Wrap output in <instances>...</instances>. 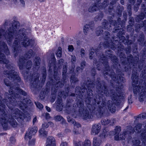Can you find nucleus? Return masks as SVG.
I'll use <instances>...</instances> for the list:
<instances>
[{
	"mask_svg": "<svg viewBox=\"0 0 146 146\" xmlns=\"http://www.w3.org/2000/svg\"><path fill=\"white\" fill-rule=\"evenodd\" d=\"M20 25L19 22H13L11 25L12 26L8 29V33L5 35L6 38L9 39L8 44L10 45L11 44L14 35L15 36L12 48V51L15 58L21 53L20 44L27 47L29 45L33 46L35 44L34 40L29 39L27 36L25 29L23 28L17 31L19 28Z\"/></svg>",
	"mask_w": 146,
	"mask_h": 146,
	"instance_id": "1",
	"label": "nucleus"
},
{
	"mask_svg": "<svg viewBox=\"0 0 146 146\" xmlns=\"http://www.w3.org/2000/svg\"><path fill=\"white\" fill-rule=\"evenodd\" d=\"M100 78H98L96 81V91L97 93L95 98L94 99V103L99 104L101 102V97L104 95L107 97L110 96L112 100L115 101L117 105L121 102V96L118 91L119 88H116L115 90H109L108 87L105 82L104 81H100Z\"/></svg>",
	"mask_w": 146,
	"mask_h": 146,
	"instance_id": "2",
	"label": "nucleus"
},
{
	"mask_svg": "<svg viewBox=\"0 0 146 146\" xmlns=\"http://www.w3.org/2000/svg\"><path fill=\"white\" fill-rule=\"evenodd\" d=\"M98 51L97 50L96 51V55L98 56L99 61L101 62L105 66V67L103 71V76L104 78L107 80L108 79L106 76H108L111 77L112 80H113L116 83L119 84V82L124 80V78L121 74L120 70L117 69L116 73H118L116 75L115 74L114 71L110 69V66L108 65V62L106 60V57L104 54L102 53L99 55V53H98Z\"/></svg>",
	"mask_w": 146,
	"mask_h": 146,
	"instance_id": "3",
	"label": "nucleus"
},
{
	"mask_svg": "<svg viewBox=\"0 0 146 146\" xmlns=\"http://www.w3.org/2000/svg\"><path fill=\"white\" fill-rule=\"evenodd\" d=\"M9 61L5 58V56L3 53L0 52V63L5 64V67L10 71L5 70L3 73L10 80H13L15 82L16 80L17 82L21 81V78L19 75V72L15 71V68L10 64Z\"/></svg>",
	"mask_w": 146,
	"mask_h": 146,
	"instance_id": "4",
	"label": "nucleus"
},
{
	"mask_svg": "<svg viewBox=\"0 0 146 146\" xmlns=\"http://www.w3.org/2000/svg\"><path fill=\"white\" fill-rule=\"evenodd\" d=\"M8 93H6L5 94V99L4 100H7V101H5V103L8 107L11 110V116L14 117L16 119L18 120H23L25 118V114L18 108H13V106H15L17 104L16 100L15 99V98L13 97L12 98L9 96Z\"/></svg>",
	"mask_w": 146,
	"mask_h": 146,
	"instance_id": "5",
	"label": "nucleus"
},
{
	"mask_svg": "<svg viewBox=\"0 0 146 146\" xmlns=\"http://www.w3.org/2000/svg\"><path fill=\"white\" fill-rule=\"evenodd\" d=\"M6 111V109L4 108L1 111V113H0V122L3 129L5 130L7 129L8 122L13 127H17L18 124L16 121L11 115L7 114Z\"/></svg>",
	"mask_w": 146,
	"mask_h": 146,
	"instance_id": "6",
	"label": "nucleus"
},
{
	"mask_svg": "<svg viewBox=\"0 0 146 146\" xmlns=\"http://www.w3.org/2000/svg\"><path fill=\"white\" fill-rule=\"evenodd\" d=\"M4 84L7 86H10L11 87L9 90V92L10 94L9 96L15 98L19 97V94H21L24 96H26L27 93L24 91L23 90L19 87V85L15 83L13 86H11V83L7 78L4 79Z\"/></svg>",
	"mask_w": 146,
	"mask_h": 146,
	"instance_id": "7",
	"label": "nucleus"
},
{
	"mask_svg": "<svg viewBox=\"0 0 146 146\" xmlns=\"http://www.w3.org/2000/svg\"><path fill=\"white\" fill-rule=\"evenodd\" d=\"M84 84H86L88 89L87 94H85L84 95V101L86 104L90 105L91 100L93 95L92 89L95 87V82L94 80L89 79L87 81L85 82Z\"/></svg>",
	"mask_w": 146,
	"mask_h": 146,
	"instance_id": "8",
	"label": "nucleus"
},
{
	"mask_svg": "<svg viewBox=\"0 0 146 146\" xmlns=\"http://www.w3.org/2000/svg\"><path fill=\"white\" fill-rule=\"evenodd\" d=\"M39 76L40 74L38 73H34L32 74H30L29 79L30 81L31 89L37 87Z\"/></svg>",
	"mask_w": 146,
	"mask_h": 146,
	"instance_id": "9",
	"label": "nucleus"
},
{
	"mask_svg": "<svg viewBox=\"0 0 146 146\" xmlns=\"http://www.w3.org/2000/svg\"><path fill=\"white\" fill-rule=\"evenodd\" d=\"M106 103L102 101L101 105L98 108H95L94 113L98 118L101 117L105 113L106 110Z\"/></svg>",
	"mask_w": 146,
	"mask_h": 146,
	"instance_id": "10",
	"label": "nucleus"
},
{
	"mask_svg": "<svg viewBox=\"0 0 146 146\" xmlns=\"http://www.w3.org/2000/svg\"><path fill=\"white\" fill-rule=\"evenodd\" d=\"M133 133V131L132 127L131 126H129L127 127V130L122 134H121L119 135H116V136H115V139L117 141L124 140L127 137V135H129V134Z\"/></svg>",
	"mask_w": 146,
	"mask_h": 146,
	"instance_id": "11",
	"label": "nucleus"
},
{
	"mask_svg": "<svg viewBox=\"0 0 146 146\" xmlns=\"http://www.w3.org/2000/svg\"><path fill=\"white\" fill-rule=\"evenodd\" d=\"M79 115L84 120L92 119L93 117L92 115L90 114L86 108L79 109Z\"/></svg>",
	"mask_w": 146,
	"mask_h": 146,
	"instance_id": "12",
	"label": "nucleus"
},
{
	"mask_svg": "<svg viewBox=\"0 0 146 146\" xmlns=\"http://www.w3.org/2000/svg\"><path fill=\"white\" fill-rule=\"evenodd\" d=\"M3 50L7 55L10 54V52L6 44L2 40L0 41V52L3 53Z\"/></svg>",
	"mask_w": 146,
	"mask_h": 146,
	"instance_id": "13",
	"label": "nucleus"
},
{
	"mask_svg": "<svg viewBox=\"0 0 146 146\" xmlns=\"http://www.w3.org/2000/svg\"><path fill=\"white\" fill-rule=\"evenodd\" d=\"M100 1L95 3L94 4L92 5L89 7L88 8V11L90 12L93 13L95 12L98 9L101 8V4Z\"/></svg>",
	"mask_w": 146,
	"mask_h": 146,
	"instance_id": "14",
	"label": "nucleus"
},
{
	"mask_svg": "<svg viewBox=\"0 0 146 146\" xmlns=\"http://www.w3.org/2000/svg\"><path fill=\"white\" fill-rule=\"evenodd\" d=\"M119 28V26L118 27H114L112 31L113 32V33L118 32L117 35V37L115 36L114 37H115V39L118 40V39H119L120 36H122V35H123L124 33V30L122 29H120Z\"/></svg>",
	"mask_w": 146,
	"mask_h": 146,
	"instance_id": "15",
	"label": "nucleus"
},
{
	"mask_svg": "<svg viewBox=\"0 0 146 146\" xmlns=\"http://www.w3.org/2000/svg\"><path fill=\"white\" fill-rule=\"evenodd\" d=\"M124 49L123 46H121L120 49L118 50V54L119 56V57L122 63L123 64H126V58L125 54L122 52Z\"/></svg>",
	"mask_w": 146,
	"mask_h": 146,
	"instance_id": "16",
	"label": "nucleus"
},
{
	"mask_svg": "<svg viewBox=\"0 0 146 146\" xmlns=\"http://www.w3.org/2000/svg\"><path fill=\"white\" fill-rule=\"evenodd\" d=\"M29 132H27L25 135V138L27 139L29 138L30 139L31 138L33 135H34L37 131V129L36 127H35L31 128L29 129Z\"/></svg>",
	"mask_w": 146,
	"mask_h": 146,
	"instance_id": "17",
	"label": "nucleus"
},
{
	"mask_svg": "<svg viewBox=\"0 0 146 146\" xmlns=\"http://www.w3.org/2000/svg\"><path fill=\"white\" fill-rule=\"evenodd\" d=\"M126 39L125 38V36H120L119 40H121V42L124 43L125 45H129L132 44L133 41L131 40H129V35H127L126 36Z\"/></svg>",
	"mask_w": 146,
	"mask_h": 146,
	"instance_id": "18",
	"label": "nucleus"
},
{
	"mask_svg": "<svg viewBox=\"0 0 146 146\" xmlns=\"http://www.w3.org/2000/svg\"><path fill=\"white\" fill-rule=\"evenodd\" d=\"M107 104L110 111L112 113H115L116 110L115 104L112 101L109 100L107 102Z\"/></svg>",
	"mask_w": 146,
	"mask_h": 146,
	"instance_id": "19",
	"label": "nucleus"
},
{
	"mask_svg": "<svg viewBox=\"0 0 146 146\" xmlns=\"http://www.w3.org/2000/svg\"><path fill=\"white\" fill-rule=\"evenodd\" d=\"M25 57L22 56H19V61L18 62V64L19 68L21 70L25 67V62L26 59L25 58Z\"/></svg>",
	"mask_w": 146,
	"mask_h": 146,
	"instance_id": "20",
	"label": "nucleus"
},
{
	"mask_svg": "<svg viewBox=\"0 0 146 146\" xmlns=\"http://www.w3.org/2000/svg\"><path fill=\"white\" fill-rule=\"evenodd\" d=\"M79 80L77 77H76L75 74L73 73L71 75L70 78V81L71 82V85L73 88H74L75 84L78 82Z\"/></svg>",
	"mask_w": 146,
	"mask_h": 146,
	"instance_id": "21",
	"label": "nucleus"
},
{
	"mask_svg": "<svg viewBox=\"0 0 146 146\" xmlns=\"http://www.w3.org/2000/svg\"><path fill=\"white\" fill-rule=\"evenodd\" d=\"M101 127L98 124H95L92 126L91 134L95 135L98 134L100 131Z\"/></svg>",
	"mask_w": 146,
	"mask_h": 146,
	"instance_id": "22",
	"label": "nucleus"
},
{
	"mask_svg": "<svg viewBox=\"0 0 146 146\" xmlns=\"http://www.w3.org/2000/svg\"><path fill=\"white\" fill-rule=\"evenodd\" d=\"M146 82H145L143 84H142L141 87V86H136L133 88V92L135 94H136L138 92L139 93L141 94V92H142L143 90V88H144L145 85L144 84H145Z\"/></svg>",
	"mask_w": 146,
	"mask_h": 146,
	"instance_id": "23",
	"label": "nucleus"
},
{
	"mask_svg": "<svg viewBox=\"0 0 146 146\" xmlns=\"http://www.w3.org/2000/svg\"><path fill=\"white\" fill-rule=\"evenodd\" d=\"M76 103L77 107L79 108V109L84 108V102L82 98L77 97L76 100Z\"/></svg>",
	"mask_w": 146,
	"mask_h": 146,
	"instance_id": "24",
	"label": "nucleus"
},
{
	"mask_svg": "<svg viewBox=\"0 0 146 146\" xmlns=\"http://www.w3.org/2000/svg\"><path fill=\"white\" fill-rule=\"evenodd\" d=\"M55 139L52 137H49L47 139L46 146H56Z\"/></svg>",
	"mask_w": 146,
	"mask_h": 146,
	"instance_id": "25",
	"label": "nucleus"
},
{
	"mask_svg": "<svg viewBox=\"0 0 146 146\" xmlns=\"http://www.w3.org/2000/svg\"><path fill=\"white\" fill-rule=\"evenodd\" d=\"M101 26L104 29H107L109 31L111 30V28L110 29L111 27L110 23L106 20H104L103 21Z\"/></svg>",
	"mask_w": 146,
	"mask_h": 146,
	"instance_id": "26",
	"label": "nucleus"
},
{
	"mask_svg": "<svg viewBox=\"0 0 146 146\" xmlns=\"http://www.w3.org/2000/svg\"><path fill=\"white\" fill-rule=\"evenodd\" d=\"M35 53L32 49H30L25 54L26 59H28L33 57L35 55Z\"/></svg>",
	"mask_w": 146,
	"mask_h": 146,
	"instance_id": "27",
	"label": "nucleus"
},
{
	"mask_svg": "<svg viewBox=\"0 0 146 146\" xmlns=\"http://www.w3.org/2000/svg\"><path fill=\"white\" fill-rule=\"evenodd\" d=\"M112 38L113 40H111V42L109 44V46L111 49L113 50H114L116 48V44H115L114 42H117L118 43V40L115 39V37H113Z\"/></svg>",
	"mask_w": 146,
	"mask_h": 146,
	"instance_id": "28",
	"label": "nucleus"
},
{
	"mask_svg": "<svg viewBox=\"0 0 146 146\" xmlns=\"http://www.w3.org/2000/svg\"><path fill=\"white\" fill-rule=\"evenodd\" d=\"M141 128L142 124L141 123H138L134 127L133 129L132 128L133 132L135 131L137 133H140L141 131Z\"/></svg>",
	"mask_w": 146,
	"mask_h": 146,
	"instance_id": "29",
	"label": "nucleus"
},
{
	"mask_svg": "<svg viewBox=\"0 0 146 146\" xmlns=\"http://www.w3.org/2000/svg\"><path fill=\"white\" fill-rule=\"evenodd\" d=\"M54 78L56 80V81H57V80H58V82H56L55 84V87L56 88L62 87L64 85L63 82H60V81H59V80H60V78L56 76H55Z\"/></svg>",
	"mask_w": 146,
	"mask_h": 146,
	"instance_id": "30",
	"label": "nucleus"
},
{
	"mask_svg": "<svg viewBox=\"0 0 146 146\" xmlns=\"http://www.w3.org/2000/svg\"><path fill=\"white\" fill-rule=\"evenodd\" d=\"M6 93H8L7 92L5 93V98H4V99L3 100L2 102L1 101L2 98L1 96H0V106L1 107V108L0 107V113H1V111L4 109V108H5V106L4 104V103H5V101H7V100H4V99H5V94Z\"/></svg>",
	"mask_w": 146,
	"mask_h": 146,
	"instance_id": "31",
	"label": "nucleus"
},
{
	"mask_svg": "<svg viewBox=\"0 0 146 146\" xmlns=\"http://www.w3.org/2000/svg\"><path fill=\"white\" fill-rule=\"evenodd\" d=\"M124 10V7L122 6H121L119 5L117 6L116 12L118 17H120L122 15V11Z\"/></svg>",
	"mask_w": 146,
	"mask_h": 146,
	"instance_id": "32",
	"label": "nucleus"
},
{
	"mask_svg": "<svg viewBox=\"0 0 146 146\" xmlns=\"http://www.w3.org/2000/svg\"><path fill=\"white\" fill-rule=\"evenodd\" d=\"M145 17H146L145 15V13H143L140 14L138 15L135 17V20L137 22H139L141 20L143 19Z\"/></svg>",
	"mask_w": 146,
	"mask_h": 146,
	"instance_id": "33",
	"label": "nucleus"
},
{
	"mask_svg": "<svg viewBox=\"0 0 146 146\" xmlns=\"http://www.w3.org/2000/svg\"><path fill=\"white\" fill-rule=\"evenodd\" d=\"M121 131V127H120L116 126L114 131H113L111 133L112 135H114L116 136V135H118L119 134V133Z\"/></svg>",
	"mask_w": 146,
	"mask_h": 146,
	"instance_id": "34",
	"label": "nucleus"
},
{
	"mask_svg": "<svg viewBox=\"0 0 146 146\" xmlns=\"http://www.w3.org/2000/svg\"><path fill=\"white\" fill-rule=\"evenodd\" d=\"M8 33V31L6 32H5V30L3 29H0V39L1 38H3L4 37L7 40V42L9 41V39H7L5 37V35H6Z\"/></svg>",
	"mask_w": 146,
	"mask_h": 146,
	"instance_id": "35",
	"label": "nucleus"
},
{
	"mask_svg": "<svg viewBox=\"0 0 146 146\" xmlns=\"http://www.w3.org/2000/svg\"><path fill=\"white\" fill-rule=\"evenodd\" d=\"M67 68L68 66H67L66 65L63 66L62 72V75L63 78L64 79V80H65L66 79V74L67 72Z\"/></svg>",
	"mask_w": 146,
	"mask_h": 146,
	"instance_id": "36",
	"label": "nucleus"
},
{
	"mask_svg": "<svg viewBox=\"0 0 146 146\" xmlns=\"http://www.w3.org/2000/svg\"><path fill=\"white\" fill-rule=\"evenodd\" d=\"M103 28L102 27V26H99L96 28V34L97 36H100L103 33Z\"/></svg>",
	"mask_w": 146,
	"mask_h": 146,
	"instance_id": "37",
	"label": "nucleus"
},
{
	"mask_svg": "<svg viewBox=\"0 0 146 146\" xmlns=\"http://www.w3.org/2000/svg\"><path fill=\"white\" fill-rule=\"evenodd\" d=\"M141 139H146V125H145L143 129L141 135Z\"/></svg>",
	"mask_w": 146,
	"mask_h": 146,
	"instance_id": "38",
	"label": "nucleus"
},
{
	"mask_svg": "<svg viewBox=\"0 0 146 146\" xmlns=\"http://www.w3.org/2000/svg\"><path fill=\"white\" fill-rule=\"evenodd\" d=\"M137 70L136 68H134L132 72L131 79L132 80L133 82H134V80L136 78V76L137 74Z\"/></svg>",
	"mask_w": 146,
	"mask_h": 146,
	"instance_id": "39",
	"label": "nucleus"
},
{
	"mask_svg": "<svg viewBox=\"0 0 146 146\" xmlns=\"http://www.w3.org/2000/svg\"><path fill=\"white\" fill-rule=\"evenodd\" d=\"M109 132L106 129L103 130L102 132L100 135V136L102 138H105V137L108 134Z\"/></svg>",
	"mask_w": 146,
	"mask_h": 146,
	"instance_id": "40",
	"label": "nucleus"
},
{
	"mask_svg": "<svg viewBox=\"0 0 146 146\" xmlns=\"http://www.w3.org/2000/svg\"><path fill=\"white\" fill-rule=\"evenodd\" d=\"M63 107V105L62 103H57L56 109L57 111H60L62 110Z\"/></svg>",
	"mask_w": 146,
	"mask_h": 146,
	"instance_id": "41",
	"label": "nucleus"
},
{
	"mask_svg": "<svg viewBox=\"0 0 146 146\" xmlns=\"http://www.w3.org/2000/svg\"><path fill=\"white\" fill-rule=\"evenodd\" d=\"M41 60L40 58L38 56L35 57V59L34 60V62L36 66H39V65Z\"/></svg>",
	"mask_w": 146,
	"mask_h": 146,
	"instance_id": "42",
	"label": "nucleus"
},
{
	"mask_svg": "<svg viewBox=\"0 0 146 146\" xmlns=\"http://www.w3.org/2000/svg\"><path fill=\"white\" fill-rule=\"evenodd\" d=\"M23 102H25V103L26 104H26H27L28 105L31 106L33 104L31 100L28 98H24Z\"/></svg>",
	"mask_w": 146,
	"mask_h": 146,
	"instance_id": "43",
	"label": "nucleus"
},
{
	"mask_svg": "<svg viewBox=\"0 0 146 146\" xmlns=\"http://www.w3.org/2000/svg\"><path fill=\"white\" fill-rule=\"evenodd\" d=\"M127 61L129 63H133L134 62L133 56L130 54L127 57Z\"/></svg>",
	"mask_w": 146,
	"mask_h": 146,
	"instance_id": "44",
	"label": "nucleus"
},
{
	"mask_svg": "<svg viewBox=\"0 0 146 146\" xmlns=\"http://www.w3.org/2000/svg\"><path fill=\"white\" fill-rule=\"evenodd\" d=\"M146 73V69H145V67L144 68V70H143L141 72V73L140 74V76L141 78H142V80L144 81L145 80V74Z\"/></svg>",
	"mask_w": 146,
	"mask_h": 146,
	"instance_id": "45",
	"label": "nucleus"
},
{
	"mask_svg": "<svg viewBox=\"0 0 146 146\" xmlns=\"http://www.w3.org/2000/svg\"><path fill=\"white\" fill-rule=\"evenodd\" d=\"M93 146H99L100 144V141L97 139L95 137L94 138L93 141Z\"/></svg>",
	"mask_w": 146,
	"mask_h": 146,
	"instance_id": "46",
	"label": "nucleus"
},
{
	"mask_svg": "<svg viewBox=\"0 0 146 146\" xmlns=\"http://www.w3.org/2000/svg\"><path fill=\"white\" fill-rule=\"evenodd\" d=\"M19 105L20 108L23 110L24 108H26L27 107L26 105V104L25 103V102H23V101L20 102V103H19Z\"/></svg>",
	"mask_w": 146,
	"mask_h": 146,
	"instance_id": "47",
	"label": "nucleus"
},
{
	"mask_svg": "<svg viewBox=\"0 0 146 146\" xmlns=\"http://www.w3.org/2000/svg\"><path fill=\"white\" fill-rule=\"evenodd\" d=\"M144 40V36L143 33H141L139 37V38L138 40V41L140 42L141 43L143 42Z\"/></svg>",
	"mask_w": 146,
	"mask_h": 146,
	"instance_id": "48",
	"label": "nucleus"
},
{
	"mask_svg": "<svg viewBox=\"0 0 146 146\" xmlns=\"http://www.w3.org/2000/svg\"><path fill=\"white\" fill-rule=\"evenodd\" d=\"M32 62L30 60H29L26 62L25 67L27 69L29 70L31 68L32 66Z\"/></svg>",
	"mask_w": 146,
	"mask_h": 146,
	"instance_id": "49",
	"label": "nucleus"
},
{
	"mask_svg": "<svg viewBox=\"0 0 146 146\" xmlns=\"http://www.w3.org/2000/svg\"><path fill=\"white\" fill-rule=\"evenodd\" d=\"M111 60L113 61L114 63H115V65H117V64H118V62H117L118 60L116 57L115 55H113L111 57Z\"/></svg>",
	"mask_w": 146,
	"mask_h": 146,
	"instance_id": "50",
	"label": "nucleus"
},
{
	"mask_svg": "<svg viewBox=\"0 0 146 146\" xmlns=\"http://www.w3.org/2000/svg\"><path fill=\"white\" fill-rule=\"evenodd\" d=\"M141 11H143L144 13H145V15L146 17V3L145 2L143 3L141 5Z\"/></svg>",
	"mask_w": 146,
	"mask_h": 146,
	"instance_id": "51",
	"label": "nucleus"
},
{
	"mask_svg": "<svg viewBox=\"0 0 146 146\" xmlns=\"http://www.w3.org/2000/svg\"><path fill=\"white\" fill-rule=\"evenodd\" d=\"M80 89H81V88L79 86H77L75 88V93L77 95L79 96L81 95Z\"/></svg>",
	"mask_w": 146,
	"mask_h": 146,
	"instance_id": "52",
	"label": "nucleus"
},
{
	"mask_svg": "<svg viewBox=\"0 0 146 146\" xmlns=\"http://www.w3.org/2000/svg\"><path fill=\"white\" fill-rule=\"evenodd\" d=\"M82 143L84 146H91V141L89 140H85Z\"/></svg>",
	"mask_w": 146,
	"mask_h": 146,
	"instance_id": "53",
	"label": "nucleus"
},
{
	"mask_svg": "<svg viewBox=\"0 0 146 146\" xmlns=\"http://www.w3.org/2000/svg\"><path fill=\"white\" fill-rule=\"evenodd\" d=\"M103 17V14L101 12L97 16H96L95 18V21H97L98 20H101V19Z\"/></svg>",
	"mask_w": 146,
	"mask_h": 146,
	"instance_id": "54",
	"label": "nucleus"
},
{
	"mask_svg": "<svg viewBox=\"0 0 146 146\" xmlns=\"http://www.w3.org/2000/svg\"><path fill=\"white\" fill-rule=\"evenodd\" d=\"M102 124L104 125H107L110 123V120L107 119H102L101 121Z\"/></svg>",
	"mask_w": 146,
	"mask_h": 146,
	"instance_id": "55",
	"label": "nucleus"
},
{
	"mask_svg": "<svg viewBox=\"0 0 146 146\" xmlns=\"http://www.w3.org/2000/svg\"><path fill=\"white\" fill-rule=\"evenodd\" d=\"M131 8V5L130 4H128L127 9L128 12V15L129 16H131L132 15Z\"/></svg>",
	"mask_w": 146,
	"mask_h": 146,
	"instance_id": "56",
	"label": "nucleus"
},
{
	"mask_svg": "<svg viewBox=\"0 0 146 146\" xmlns=\"http://www.w3.org/2000/svg\"><path fill=\"white\" fill-rule=\"evenodd\" d=\"M84 32L85 35H87V33L89 29V25H86L84 26Z\"/></svg>",
	"mask_w": 146,
	"mask_h": 146,
	"instance_id": "57",
	"label": "nucleus"
},
{
	"mask_svg": "<svg viewBox=\"0 0 146 146\" xmlns=\"http://www.w3.org/2000/svg\"><path fill=\"white\" fill-rule=\"evenodd\" d=\"M63 117L60 115H57L55 116L54 117V119L56 121H61Z\"/></svg>",
	"mask_w": 146,
	"mask_h": 146,
	"instance_id": "58",
	"label": "nucleus"
},
{
	"mask_svg": "<svg viewBox=\"0 0 146 146\" xmlns=\"http://www.w3.org/2000/svg\"><path fill=\"white\" fill-rule=\"evenodd\" d=\"M61 47H59L58 50L57 51V52L56 53V55L57 56L59 57H61L62 56V51H61Z\"/></svg>",
	"mask_w": 146,
	"mask_h": 146,
	"instance_id": "59",
	"label": "nucleus"
},
{
	"mask_svg": "<svg viewBox=\"0 0 146 146\" xmlns=\"http://www.w3.org/2000/svg\"><path fill=\"white\" fill-rule=\"evenodd\" d=\"M129 25L133 26L134 24V18L132 17H130L129 18Z\"/></svg>",
	"mask_w": 146,
	"mask_h": 146,
	"instance_id": "60",
	"label": "nucleus"
},
{
	"mask_svg": "<svg viewBox=\"0 0 146 146\" xmlns=\"http://www.w3.org/2000/svg\"><path fill=\"white\" fill-rule=\"evenodd\" d=\"M81 89H80L81 92V95H82V96H83V95H82V94H84V92H85L86 91L87 92V90H88L87 88H86L85 86H82L81 88Z\"/></svg>",
	"mask_w": 146,
	"mask_h": 146,
	"instance_id": "61",
	"label": "nucleus"
},
{
	"mask_svg": "<svg viewBox=\"0 0 146 146\" xmlns=\"http://www.w3.org/2000/svg\"><path fill=\"white\" fill-rule=\"evenodd\" d=\"M112 52L110 50H109L107 51H106L105 52L106 55V56L109 57L110 58H111V56L113 55L111 53Z\"/></svg>",
	"mask_w": 146,
	"mask_h": 146,
	"instance_id": "62",
	"label": "nucleus"
},
{
	"mask_svg": "<svg viewBox=\"0 0 146 146\" xmlns=\"http://www.w3.org/2000/svg\"><path fill=\"white\" fill-rule=\"evenodd\" d=\"M128 46L125 48V51L126 54H129L131 52V48L130 46H129V45H127Z\"/></svg>",
	"mask_w": 146,
	"mask_h": 146,
	"instance_id": "63",
	"label": "nucleus"
},
{
	"mask_svg": "<svg viewBox=\"0 0 146 146\" xmlns=\"http://www.w3.org/2000/svg\"><path fill=\"white\" fill-rule=\"evenodd\" d=\"M135 31L139 32L141 27V25L139 24H136L135 25Z\"/></svg>",
	"mask_w": 146,
	"mask_h": 146,
	"instance_id": "64",
	"label": "nucleus"
}]
</instances>
